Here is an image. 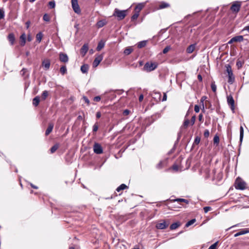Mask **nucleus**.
<instances>
[{"label":"nucleus","mask_w":249,"mask_h":249,"mask_svg":"<svg viewBox=\"0 0 249 249\" xmlns=\"http://www.w3.org/2000/svg\"><path fill=\"white\" fill-rule=\"evenodd\" d=\"M43 37V34L41 32H39L37 33L36 35V38L37 41H38V43H40Z\"/></svg>","instance_id":"31"},{"label":"nucleus","mask_w":249,"mask_h":249,"mask_svg":"<svg viewBox=\"0 0 249 249\" xmlns=\"http://www.w3.org/2000/svg\"><path fill=\"white\" fill-rule=\"evenodd\" d=\"M104 46H105V43L103 41H101L98 44V45L96 48V50L97 51H100L101 49H102L104 47Z\"/></svg>","instance_id":"28"},{"label":"nucleus","mask_w":249,"mask_h":249,"mask_svg":"<svg viewBox=\"0 0 249 249\" xmlns=\"http://www.w3.org/2000/svg\"><path fill=\"white\" fill-rule=\"evenodd\" d=\"M194 110L196 112L198 113L200 110V107L199 106L196 105L195 106Z\"/></svg>","instance_id":"54"},{"label":"nucleus","mask_w":249,"mask_h":249,"mask_svg":"<svg viewBox=\"0 0 249 249\" xmlns=\"http://www.w3.org/2000/svg\"><path fill=\"white\" fill-rule=\"evenodd\" d=\"M240 7H241L240 3H239L237 2H235V3H233L232 4L231 6V10L233 12L237 13L239 11V10L240 9Z\"/></svg>","instance_id":"8"},{"label":"nucleus","mask_w":249,"mask_h":249,"mask_svg":"<svg viewBox=\"0 0 249 249\" xmlns=\"http://www.w3.org/2000/svg\"><path fill=\"white\" fill-rule=\"evenodd\" d=\"M200 142V137L196 136L195 138L194 143L196 144H198Z\"/></svg>","instance_id":"46"},{"label":"nucleus","mask_w":249,"mask_h":249,"mask_svg":"<svg viewBox=\"0 0 249 249\" xmlns=\"http://www.w3.org/2000/svg\"><path fill=\"white\" fill-rule=\"evenodd\" d=\"M228 75V82L230 84H232L234 82V79H235L233 74L232 72H230V73H229Z\"/></svg>","instance_id":"19"},{"label":"nucleus","mask_w":249,"mask_h":249,"mask_svg":"<svg viewBox=\"0 0 249 249\" xmlns=\"http://www.w3.org/2000/svg\"><path fill=\"white\" fill-rule=\"evenodd\" d=\"M247 31L248 32H249V25L245 26L243 29L242 30V31Z\"/></svg>","instance_id":"61"},{"label":"nucleus","mask_w":249,"mask_h":249,"mask_svg":"<svg viewBox=\"0 0 249 249\" xmlns=\"http://www.w3.org/2000/svg\"><path fill=\"white\" fill-rule=\"evenodd\" d=\"M89 50L88 44H85L80 49V53L83 55H85Z\"/></svg>","instance_id":"13"},{"label":"nucleus","mask_w":249,"mask_h":249,"mask_svg":"<svg viewBox=\"0 0 249 249\" xmlns=\"http://www.w3.org/2000/svg\"><path fill=\"white\" fill-rule=\"evenodd\" d=\"M83 99L85 101V103H86L88 104V105H89V100L88 99V98L87 97L84 96L83 97Z\"/></svg>","instance_id":"55"},{"label":"nucleus","mask_w":249,"mask_h":249,"mask_svg":"<svg viewBox=\"0 0 249 249\" xmlns=\"http://www.w3.org/2000/svg\"><path fill=\"white\" fill-rule=\"evenodd\" d=\"M171 49L170 46H166L162 51V53L164 54L166 53Z\"/></svg>","instance_id":"45"},{"label":"nucleus","mask_w":249,"mask_h":249,"mask_svg":"<svg viewBox=\"0 0 249 249\" xmlns=\"http://www.w3.org/2000/svg\"><path fill=\"white\" fill-rule=\"evenodd\" d=\"M139 16V13L135 12V14H133L132 15V16L131 17V20H136L138 18Z\"/></svg>","instance_id":"42"},{"label":"nucleus","mask_w":249,"mask_h":249,"mask_svg":"<svg viewBox=\"0 0 249 249\" xmlns=\"http://www.w3.org/2000/svg\"><path fill=\"white\" fill-rule=\"evenodd\" d=\"M127 188V186L124 184H122L121 185H120L117 189L116 191L118 192H119L121 190H123Z\"/></svg>","instance_id":"36"},{"label":"nucleus","mask_w":249,"mask_h":249,"mask_svg":"<svg viewBox=\"0 0 249 249\" xmlns=\"http://www.w3.org/2000/svg\"><path fill=\"white\" fill-rule=\"evenodd\" d=\"M93 151L96 154H101L103 152V150L100 144L95 142L93 146Z\"/></svg>","instance_id":"4"},{"label":"nucleus","mask_w":249,"mask_h":249,"mask_svg":"<svg viewBox=\"0 0 249 249\" xmlns=\"http://www.w3.org/2000/svg\"><path fill=\"white\" fill-rule=\"evenodd\" d=\"M72 8L75 13L79 14L81 10L78 3V0H71Z\"/></svg>","instance_id":"5"},{"label":"nucleus","mask_w":249,"mask_h":249,"mask_svg":"<svg viewBox=\"0 0 249 249\" xmlns=\"http://www.w3.org/2000/svg\"><path fill=\"white\" fill-rule=\"evenodd\" d=\"M32 40V37L30 35H28L27 36V40L28 41H31Z\"/></svg>","instance_id":"63"},{"label":"nucleus","mask_w":249,"mask_h":249,"mask_svg":"<svg viewBox=\"0 0 249 249\" xmlns=\"http://www.w3.org/2000/svg\"><path fill=\"white\" fill-rule=\"evenodd\" d=\"M59 146V145L58 143H56L50 149L51 153H53L58 148Z\"/></svg>","instance_id":"34"},{"label":"nucleus","mask_w":249,"mask_h":249,"mask_svg":"<svg viewBox=\"0 0 249 249\" xmlns=\"http://www.w3.org/2000/svg\"><path fill=\"white\" fill-rule=\"evenodd\" d=\"M49 5L50 8H54V7L55 6V3L54 1H50L49 2Z\"/></svg>","instance_id":"51"},{"label":"nucleus","mask_w":249,"mask_h":249,"mask_svg":"<svg viewBox=\"0 0 249 249\" xmlns=\"http://www.w3.org/2000/svg\"><path fill=\"white\" fill-rule=\"evenodd\" d=\"M133 49L132 48V47H129L124 49V53L125 55H127L130 54L133 52Z\"/></svg>","instance_id":"27"},{"label":"nucleus","mask_w":249,"mask_h":249,"mask_svg":"<svg viewBox=\"0 0 249 249\" xmlns=\"http://www.w3.org/2000/svg\"><path fill=\"white\" fill-rule=\"evenodd\" d=\"M26 34L23 33L21 34V35L20 36V44L21 46H24L26 43Z\"/></svg>","instance_id":"16"},{"label":"nucleus","mask_w":249,"mask_h":249,"mask_svg":"<svg viewBox=\"0 0 249 249\" xmlns=\"http://www.w3.org/2000/svg\"><path fill=\"white\" fill-rule=\"evenodd\" d=\"M49 95L48 91L47 90H44L43 91L41 95V99L43 100H45Z\"/></svg>","instance_id":"35"},{"label":"nucleus","mask_w":249,"mask_h":249,"mask_svg":"<svg viewBox=\"0 0 249 249\" xmlns=\"http://www.w3.org/2000/svg\"><path fill=\"white\" fill-rule=\"evenodd\" d=\"M146 45V41L145 40H143V41H140L138 43V44H137V47L138 48H142L144 47H145Z\"/></svg>","instance_id":"29"},{"label":"nucleus","mask_w":249,"mask_h":249,"mask_svg":"<svg viewBox=\"0 0 249 249\" xmlns=\"http://www.w3.org/2000/svg\"><path fill=\"white\" fill-rule=\"evenodd\" d=\"M211 89H212V90H213V91L214 92H215L216 91V86L215 84L214 81L212 82L211 84Z\"/></svg>","instance_id":"39"},{"label":"nucleus","mask_w":249,"mask_h":249,"mask_svg":"<svg viewBox=\"0 0 249 249\" xmlns=\"http://www.w3.org/2000/svg\"><path fill=\"white\" fill-rule=\"evenodd\" d=\"M174 202H177L178 203L184 202L186 204H188L189 203V201L187 199H184V198H177V199H176L174 200Z\"/></svg>","instance_id":"30"},{"label":"nucleus","mask_w":249,"mask_h":249,"mask_svg":"<svg viewBox=\"0 0 249 249\" xmlns=\"http://www.w3.org/2000/svg\"><path fill=\"white\" fill-rule=\"evenodd\" d=\"M203 210L205 213H208L209 211L212 210V208L209 206L205 207L203 208Z\"/></svg>","instance_id":"48"},{"label":"nucleus","mask_w":249,"mask_h":249,"mask_svg":"<svg viewBox=\"0 0 249 249\" xmlns=\"http://www.w3.org/2000/svg\"><path fill=\"white\" fill-rule=\"evenodd\" d=\"M195 121H196V116H193L192 117L191 120V124L192 125H193L195 124Z\"/></svg>","instance_id":"56"},{"label":"nucleus","mask_w":249,"mask_h":249,"mask_svg":"<svg viewBox=\"0 0 249 249\" xmlns=\"http://www.w3.org/2000/svg\"><path fill=\"white\" fill-rule=\"evenodd\" d=\"M4 17V12L0 9V19L3 18Z\"/></svg>","instance_id":"53"},{"label":"nucleus","mask_w":249,"mask_h":249,"mask_svg":"<svg viewBox=\"0 0 249 249\" xmlns=\"http://www.w3.org/2000/svg\"><path fill=\"white\" fill-rule=\"evenodd\" d=\"M101 113L100 111H98L96 112V117L97 119H99L101 117Z\"/></svg>","instance_id":"59"},{"label":"nucleus","mask_w":249,"mask_h":249,"mask_svg":"<svg viewBox=\"0 0 249 249\" xmlns=\"http://www.w3.org/2000/svg\"><path fill=\"white\" fill-rule=\"evenodd\" d=\"M89 66L87 64H84L81 67V71L84 73H87L89 70Z\"/></svg>","instance_id":"24"},{"label":"nucleus","mask_w":249,"mask_h":249,"mask_svg":"<svg viewBox=\"0 0 249 249\" xmlns=\"http://www.w3.org/2000/svg\"><path fill=\"white\" fill-rule=\"evenodd\" d=\"M60 71L62 75H64L67 73V70L65 66H62L60 69Z\"/></svg>","instance_id":"37"},{"label":"nucleus","mask_w":249,"mask_h":249,"mask_svg":"<svg viewBox=\"0 0 249 249\" xmlns=\"http://www.w3.org/2000/svg\"><path fill=\"white\" fill-rule=\"evenodd\" d=\"M180 225V224L179 222H175L170 225V229L171 230H175L177 228H178Z\"/></svg>","instance_id":"23"},{"label":"nucleus","mask_w":249,"mask_h":249,"mask_svg":"<svg viewBox=\"0 0 249 249\" xmlns=\"http://www.w3.org/2000/svg\"><path fill=\"white\" fill-rule=\"evenodd\" d=\"M43 19L45 21H49L50 20L49 16L47 14L44 15Z\"/></svg>","instance_id":"44"},{"label":"nucleus","mask_w":249,"mask_h":249,"mask_svg":"<svg viewBox=\"0 0 249 249\" xmlns=\"http://www.w3.org/2000/svg\"><path fill=\"white\" fill-rule=\"evenodd\" d=\"M196 221V219L195 218L192 219L187 222L185 224V227H188L190 226L193 224Z\"/></svg>","instance_id":"38"},{"label":"nucleus","mask_w":249,"mask_h":249,"mask_svg":"<svg viewBox=\"0 0 249 249\" xmlns=\"http://www.w3.org/2000/svg\"><path fill=\"white\" fill-rule=\"evenodd\" d=\"M219 142V138L218 135H216L214 136L213 138V143L214 144H216L217 145Z\"/></svg>","instance_id":"40"},{"label":"nucleus","mask_w":249,"mask_h":249,"mask_svg":"<svg viewBox=\"0 0 249 249\" xmlns=\"http://www.w3.org/2000/svg\"><path fill=\"white\" fill-rule=\"evenodd\" d=\"M126 12L127 10H120L117 8H115L113 16L116 17L118 20H121L125 17Z\"/></svg>","instance_id":"2"},{"label":"nucleus","mask_w":249,"mask_h":249,"mask_svg":"<svg viewBox=\"0 0 249 249\" xmlns=\"http://www.w3.org/2000/svg\"><path fill=\"white\" fill-rule=\"evenodd\" d=\"M196 44H193L189 45L186 49V52L188 53H193L196 48Z\"/></svg>","instance_id":"18"},{"label":"nucleus","mask_w":249,"mask_h":249,"mask_svg":"<svg viewBox=\"0 0 249 249\" xmlns=\"http://www.w3.org/2000/svg\"><path fill=\"white\" fill-rule=\"evenodd\" d=\"M227 102L228 105L230 106L231 109L233 112H234V100L232 96L230 95L227 96Z\"/></svg>","instance_id":"6"},{"label":"nucleus","mask_w":249,"mask_h":249,"mask_svg":"<svg viewBox=\"0 0 249 249\" xmlns=\"http://www.w3.org/2000/svg\"><path fill=\"white\" fill-rule=\"evenodd\" d=\"M201 172H202V174H204L205 179H206L210 178V170L209 168H206L205 169H204L201 171Z\"/></svg>","instance_id":"15"},{"label":"nucleus","mask_w":249,"mask_h":249,"mask_svg":"<svg viewBox=\"0 0 249 249\" xmlns=\"http://www.w3.org/2000/svg\"><path fill=\"white\" fill-rule=\"evenodd\" d=\"M42 65L45 70H48L50 67V61L49 59H45L43 60Z\"/></svg>","instance_id":"12"},{"label":"nucleus","mask_w":249,"mask_h":249,"mask_svg":"<svg viewBox=\"0 0 249 249\" xmlns=\"http://www.w3.org/2000/svg\"><path fill=\"white\" fill-rule=\"evenodd\" d=\"M242 65H243V63L241 61L238 60L236 62V66H237L238 69L241 68L242 67Z\"/></svg>","instance_id":"50"},{"label":"nucleus","mask_w":249,"mask_h":249,"mask_svg":"<svg viewBox=\"0 0 249 249\" xmlns=\"http://www.w3.org/2000/svg\"><path fill=\"white\" fill-rule=\"evenodd\" d=\"M103 59V55L102 54H100L97 55L93 62V67H96L100 64V63L102 61Z\"/></svg>","instance_id":"7"},{"label":"nucleus","mask_w":249,"mask_h":249,"mask_svg":"<svg viewBox=\"0 0 249 249\" xmlns=\"http://www.w3.org/2000/svg\"><path fill=\"white\" fill-rule=\"evenodd\" d=\"M210 132L208 129H206L204 132V136L205 138H208L209 136Z\"/></svg>","instance_id":"52"},{"label":"nucleus","mask_w":249,"mask_h":249,"mask_svg":"<svg viewBox=\"0 0 249 249\" xmlns=\"http://www.w3.org/2000/svg\"><path fill=\"white\" fill-rule=\"evenodd\" d=\"M53 128V123H50L48 128L46 130L45 135L48 136L52 131Z\"/></svg>","instance_id":"20"},{"label":"nucleus","mask_w":249,"mask_h":249,"mask_svg":"<svg viewBox=\"0 0 249 249\" xmlns=\"http://www.w3.org/2000/svg\"><path fill=\"white\" fill-rule=\"evenodd\" d=\"M226 67V71L228 73V74L229 73H230V72H232L231 67L230 65H229V64L227 65Z\"/></svg>","instance_id":"43"},{"label":"nucleus","mask_w":249,"mask_h":249,"mask_svg":"<svg viewBox=\"0 0 249 249\" xmlns=\"http://www.w3.org/2000/svg\"><path fill=\"white\" fill-rule=\"evenodd\" d=\"M166 100H167V95H166V93H164V95H163V98L162 99V101H165Z\"/></svg>","instance_id":"62"},{"label":"nucleus","mask_w":249,"mask_h":249,"mask_svg":"<svg viewBox=\"0 0 249 249\" xmlns=\"http://www.w3.org/2000/svg\"><path fill=\"white\" fill-rule=\"evenodd\" d=\"M235 184V188L237 189L243 190L246 188V183L240 179H236Z\"/></svg>","instance_id":"3"},{"label":"nucleus","mask_w":249,"mask_h":249,"mask_svg":"<svg viewBox=\"0 0 249 249\" xmlns=\"http://www.w3.org/2000/svg\"><path fill=\"white\" fill-rule=\"evenodd\" d=\"M8 39L11 45L14 44L15 41V35L13 33H10L8 36Z\"/></svg>","instance_id":"17"},{"label":"nucleus","mask_w":249,"mask_h":249,"mask_svg":"<svg viewBox=\"0 0 249 249\" xmlns=\"http://www.w3.org/2000/svg\"><path fill=\"white\" fill-rule=\"evenodd\" d=\"M105 24V21L103 20L98 21L96 23V25L98 28H101L103 27Z\"/></svg>","instance_id":"33"},{"label":"nucleus","mask_w":249,"mask_h":249,"mask_svg":"<svg viewBox=\"0 0 249 249\" xmlns=\"http://www.w3.org/2000/svg\"><path fill=\"white\" fill-rule=\"evenodd\" d=\"M98 129V123L96 122L93 125L92 131H93V133H95V132H96L97 131Z\"/></svg>","instance_id":"41"},{"label":"nucleus","mask_w":249,"mask_h":249,"mask_svg":"<svg viewBox=\"0 0 249 249\" xmlns=\"http://www.w3.org/2000/svg\"><path fill=\"white\" fill-rule=\"evenodd\" d=\"M168 225L167 224L165 221H163L162 222L158 223L156 227L158 229L163 230L166 229L168 227Z\"/></svg>","instance_id":"11"},{"label":"nucleus","mask_w":249,"mask_h":249,"mask_svg":"<svg viewBox=\"0 0 249 249\" xmlns=\"http://www.w3.org/2000/svg\"><path fill=\"white\" fill-rule=\"evenodd\" d=\"M101 100V97L100 96H97L94 97L93 100L96 102H99Z\"/></svg>","instance_id":"57"},{"label":"nucleus","mask_w":249,"mask_h":249,"mask_svg":"<svg viewBox=\"0 0 249 249\" xmlns=\"http://www.w3.org/2000/svg\"><path fill=\"white\" fill-rule=\"evenodd\" d=\"M217 244V242L214 243V244L210 246L208 249H216Z\"/></svg>","instance_id":"49"},{"label":"nucleus","mask_w":249,"mask_h":249,"mask_svg":"<svg viewBox=\"0 0 249 249\" xmlns=\"http://www.w3.org/2000/svg\"><path fill=\"white\" fill-rule=\"evenodd\" d=\"M40 102V97L39 96H36L33 100V105L35 107H37Z\"/></svg>","instance_id":"22"},{"label":"nucleus","mask_w":249,"mask_h":249,"mask_svg":"<svg viewBox=\"0 0 249 249\" xmlns=\"http://www.w3.org/2000/svg\"><path fill=\"white\" fill-rule=\"evenodd\" d=\"M249 232V230H248V229H242L241 230H240L239 231H238L237 233H236L234 234V236L235 237H237L238 236L242 235L248 233Z\"/></svg>","instance_id":"14"},{"label":"nucleus","mask_w":249,"mask_h":249,"mask_svg":"<svg viewBox=\"0 0 249 249\" xmlns=\"http://www.w3.org/2000/svg\"><path fill=\"white\" fill-rule=\"evenodd\" d=\"M59 60L61 62L66 63L69 60V58L67 54L60 53H59Z\"/></svg>","instance_id":"9"},{"label":"nucleus","mask_w":249,"mask_h":249,"mask_svg":"<svg viewBox=\"0 0 249 249\" xmlns=\"http://www.w3.org/2000/svg\"><path fill=\"white\" fill-rule=\"evenodd\" d=\"M158 63L157 62H147L144 65L143 69L147 72H151L156 69L158 66Z\"/></svg>","instance_id":"1"},{"label":"nucleus","mask_w":249,"mask_h":249,"mask_svg":"<svg viewBox=\"0 0 249 249\" xmlns=\"http://www.w3.org/2000/svg\"><path fill=\"white\" fill-rule=\"evenodd\" d=\"M146 1L144 2L139 3L135 8V12L140 13L141 10L145 6Z\"/></svg>","instance_id":"10"},{"label":"nucleus","mask_w":249,"mask_h":249,"mask_svg":"<svg viewBox=\"0 0 249 249\" xmlns=\"http://www.w3.org/2000/svg\"><path fill=\"white\" fill-rule=\"evenodd\" d=\"M190 123V121L189 119H185L183 123V126L185 127H187Z\"/></svg>","instance_id":"47"},{"label":"nucleus","mask_w":249,"mask_h":249,"mask_svg":"<svg viewBox=\"0 0 249 249\" xmlns=\"http://www.w3.org/2000/svg\"><path fill=\"white\" fill-rule=\"evenodd\" d=\"M244 136V128L243 126L240 127V141L241 142Z\"/></svg>","instance_id":"32"},{"label":"nucleus","mask_w":249,"mask_h":249,"mask_svg":"<svg viewBox=\"0 0 249 249\" xmlns=\"http://www.w3.org/2000/svg\"><path fill=\"white\" fill-rule=\"evenodd\" d=\"M130 112V110H129L127 109H125V110H124V111H123V114H124V115H125V116H126V115H128V114H129Z\"/></svg>","instance_id":"58"},{"label":"nucleus","mask_w":249,"mask_h":249,"mask_svg":"<svg viewBox=\"0 0 249 249\" xmlns=\"http://www.w3.org/2000/svg\"><path fill=\"white\" fill-rule=\"evenodd\" d=\"M170 6L169 4L165 2H161L159 8L160 9L166 8Z\"/></svg>","instance_id":"26"},{"label":"nucleus","mask_w":249,"mask_h":249,"mask_svg":"<svg viewBox=\"0 0 249 249\" xmlns=\"http://www.w3.org/2000/svg\"><path fill=\"white\" fill-rule=\"evenodd\" d=\"M28 72V71L27 69L23 68L20 71V74L26 78L29 77V74Z\"/></svg>","instance_id":"21"},{"label":"nucleus","mask_w":249,"mask_h":249,"mask_svg":"<svg viewBox=\"0 0 249 249\" xmlns=\"http://www.w3.org/2000/svg\"><path fill=\"white\" fill-rule=\"evenodd\" d=\"M234 42H241L243 40L244 38L242 36H237L232 37Z\"/></svg>","instance_id":"25"},{"label":"nucleus","mask_w":249,"mask_h":249,"mask_svg":"<svg viewBox=\"0 0 249 249\" xmlns=\"http://www.w3.org/2000/svg\"><path fill=\"white\" fill-rule=\"evenodd\" d=\"M143 99V96L142 94H141L139 98V100L140 102H142Z\"/></svg>","instance_id":"64"},{"label":"nucleus","mask_w":249,"mask_h":249,"mask_svg":"<svg viewBox=\"0 0 249 249\" xmlns=\"http://www.w3.org/2000/svg\"><path fill=\"white\" fill-rule=\"evenodd\" d=\"M172 168L175 171H178V166L177 164H174L172 166Z\"/></svg>","instance_id":"60"}]
</instances>
